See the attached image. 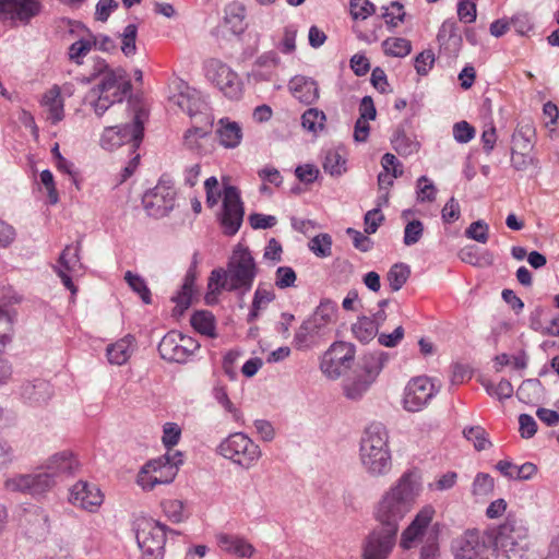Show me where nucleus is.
Here are the masks:
<instances>
[{"label": "nucleus", "mask_w": 559, "mask_h": 559, "mask_svg": "<svg viewBox=\"0 0 559 559\" xmlns=\"http://www.w3.org/2000/svg\"><path fill=\"white\" fill-rule=\"evenodd\" d=\"M167 526L159 521L145 519L138 524L136 543L141 559H163L167 537Z\"/></svg>", "instance_id": "1a4fd4ad"}, {"label": "nucleus", "mask_w": 559, "mask_h": 559, "mask_svg": "<svg viewBox=\"0 0 559 559\" xmlns=\"http://www.w3.org/2000/svg\"><path fill=\"white\" fill-rule=\"evenodd\" d=\"M521 437L525 439L532 438L537 431L535 419L528 414H521L519 417Z\"/></svg>", "instance_id": "774afa93"}, {"label": "nucleus", "mask_w": 559, "mask_h": 559, "mask_svg": "<svg viewBox=\"0 0 559 559\" xmlns=\"http://www.w3.org/2000/svg\"><path fill=\"white\" fill-rule=\"evenodd\" d=\"M245 8L239 3H231L225 9V24L229 25L233 34H241L243 26Z\"/></svg>", "instance_id": "72a5a7b5"}, {"label": "nucleus", "mask_w": 559, "mask_h": 559, "mask_svg": "<svg viewBox=\"0 0 559 559\" xmlns=\"http://www.w3.org/2000/svg\"><path fill=\"white\" fill-rule=\"evenodd\" d=\"M435 509L431 506H426L419 510L412 523L404 530L401 536L400 545L403 549H411L417 543L424 542L427 544L428 538H433L437 542V531H429V525L433 519Z\"/></svg>", "instance_id": "4468645a"}, {"label": "nucleus", "mask_w": 559, "mask_h": 559, "mask_svg": "<svg viewBox=\"0 0 559 559\" xmlns=\"http://www.w3.org/2000/svg\"><path fill=\"white\" fill-rule=\"evenodd\" d=\"M391 143L393 148L401 156H409L419 150V142L413 136L406 134L402 127L396 128L391 139Z\"/></svg>", "instance_id": "c756f323"}, {"label": "nucleus", "mask_w": 559, "mask_h": 559, "mask_svg": "<svg viewBox=\"0 0 559 559\" xmlns=\"http://www.w3.org/2000/svg\"><path fill=\"white\" fill-rule=\"evenodd\" d=\"M528 536L530 530L526 521L509 513L492 537L497 557L528 549Z\"/></svg>", "instance_id": "423d86ee"}, {"label": "nucleus", "mask_w": 559, "mask_h": 559, "mask_svg": "<svg viewBox=\"0 0 559 559\" xmlns=\"http://www.w3.org/2000/svg\"><path fill=\"white\" fill-rule=\"evenodd\" d=\"M124 280L130 288L141 297L144 304L150 305L152 302L151 290L143 277L128 271L124 274Z\"/></svg>", "instance_id": "37998d69"}, {"label": "nucleus", "mask_w": 559, "mask_h": 559, "mask_svg": "<svg viewBox=\"0 0 559 559\" xmlns=\"http://www.w3.org/2000/svg\"><path fill=\"white\" fill-rule=\"evenodd\" d=\"M92 90L123 100L131 90V83L122 68L110 69L107 64H103L99 69V82Z\"/></svg>", "instance_id": "a211bd4d"}, {"label": "nucleus", "mask_w": 559, "mask_h": 559, "mask_svg": "<svg viewBox=\"0 0 559 559\" xmlns=\"http://www.w3.org/2000/svg\"><path fill=\"white\" fill-rule=\"evenodd\" d=\"M423 234V223L419 219H413L405 226L403 241L406 246H413L420 240Z\"/></svg>", "instance_id": "4d7b16f0"}, {"label": "nucleus", "mask_w": 559, "mask_h": 559, "mask_svg": "<svg viewBox=\"0 0 559 559\" xmlns=\"http://www.w3.org/2000/svg\"><path fill=\"white\" fill-rule=\"evenodd\" d=\"M345 158L335 151H330L326 153L323 169L329 173L331 176H341L345 171Z\"/></svg>", "instance_id": "09e8293b"}, {"label": "nucleus", "mask_w": 559, "mask_h": 559, "mask_svg": "<svg viewBox=\"0 0 559 559\" xmlns=\"http://www.w3.org/2000/svg\"><path fill=\"white\" fill-rule=\"evenodd\" d=\"M355 358V346L347 342H335L323 354L320 369L330 379H337L350 367Z\"/></svg>", "instance_id": "ddd939ff"}, {"label": "nucleus", "mask_w": 559, "mask_h": 559, "mask_svg": "<svg viewBox=\"0 0 559 559\" xmlns=\"http://www.w3.org/2000/svg\"><path fill=\"white\" fill-rule=\"evenodd\" d=\"M496 362L500 366L512 365L515 369H525L527 367V355L522 352L518 356H509L508 354H500L495 358Z\"/></svg>", "instance_id": "e2e57ef3"}, {"label": "nucleus", "mask_w": 559, "mask_h": 559, "mask_svg": "<svg viewBox=\"0 0 559 559\" xmlns=\"http://www.w3.org/2000/svg\"><path fill=\"white\" fill-rule=\"evenodd\" d=\"M176 104L186 111L189 116H193L200 110V99L194 93L186 92L180 93L176 97Z\"/></svg>", "instance_id": "864d4df0"}, {"label": "nucleus", "mask_w": 559, "mask_h": 559, "mask_svg": "<svg viewBox=\"0 0 559 559\" xmlns=\"http://www.w3.org/2000/svg\"><path fill=\"white\" fill-rule=\"evenodd\" d=\"M352 332L361 343H369L378 333V323L372 318L362 316L352 325Z\"/></svg>", "instance_id": "7c9ffc66"}, {"label": "nucleus", "mask_w": 559, "mask_h": 559, "mask_svg": "<svg viewBox=\"0 0 559 559\" xmlns=\"http://www.w3.org/2000/svg\"><path fill=\"white\" fill-rule=\"evenodd\" d=\"M213 397L215 401L227 412L229 413L234 420L237 423H242L243 416L239 408H237L234 403L229 400L227 390L224 385L216 384L212 390Z\"/></svg>", "instance_id": "c9c22d12"}, {"label": "nucleus", "mask_w": 559, "mask_h": 559, "mask_svg": "<svg viewBox=\"0 0 559 559\" xmlns=\"http://www.w3.org/2000/svg\"><path fill=\"white\" fill-rule=\"evenodd\" d=\"M219 127L216 131L219 143L227 147L234 148L240 144L242 139V130L240 126L235 121L228 119H221L218 122Z\"/></svg>", "instance_id": "cd10ccee"}, {"label": "nucleus", "mask_w": 559, "mask_h": 559, "mask_svg": "<svg viewBox=\"0 0 559 559\" xmlns=\"http://www.w3.org/2000/svg\"><path fill=\"white\" fill-rule=\"evenodd\" d=\"M475 128L465 120L453 126V138L459 143H468L475 136Z\"/></svg>", "instance_id": "bf43d9fd"}, {"label": "nucleus", "mask_w": 559, "mask_h": 559, "mask_svg": "<svg viewBox=\"0 0 559 559\" xmlns=\"http://www.w3.org/2000/svg\"><path fill=\"white\" fill-rule=\"evenodd\" d=\"M360 463L371 477L386 475L392 467L389 433L381 423L370 424L364 431L359 449Z\"/></svg>", "instance_id": "7ed1b4c3"}, {"label": "nucleus", "mask_w": 559, "mask_h": 559, "mask_svg": "<svg viewBox=\"0 0 559 559\" xmlns=\"http://www.w3.org/2000/svg\"><path fill=\"white\" fill-rule=\"evenodd\" d=\"M179 341V332H168L158 344V353L160 357L170 362H186L188 358Z\"/></svg>", "instance_id": "5701e85b"}, {"label": "nucleus", "mask_w": 559, "mask_h": 559, "mask_svg": "<svg viewBox=\"0 0 559 559\" xmlns=\"http://www.w3.org/2000/svg\"><path fill=\"white\" fill-rule=\"evenodd\" d=\"M463 435L468 441L473 442L477 451L486 450L491 445L490 441L488 440L487 432L480 426L465 428L463 430Z\"/></svg>", "instance_id": "de8ad7c7"}, {"label": "nucleus", "mask_w": 559, "mask_h": 559, "mask_svg": "<svg viewBox=\"0 0 559 559\" xmlns=\"http://www.w3.org/2000/svg\"><path fill=\"white\" fill-rule=\"evenodd\" d=\"M191 325L199 333L206 336H215L214 317L209 311H197L190 319Z\"/></svg>", "instance_id": "4c0bfd02"}, {"label": "nucleus", "mask_w": 559, "mask_h": 559, "mask_svg": "<svg viewBox=\"0 0 559 559\" xmlns=\"http://www.w3.org/2000/svg\"><path fill=\"white\" fill-rule=\"evenodd\" d=\"M397 532H390L389 527L379 524L366 538L364 544V559H385L395 545Z\"/></svg>", "instance_id": "6ab92c4d"}, {"label": "nucleus", "mask_w": 559, "mask_h": 559, "mask_svg": "<svg viewBox=\"0 0 559 559\" xmlns=\"http://www.w3.org/2000/svg\"><path fill=\"white\" fill-rule=\"evenodd\" d=\"M296 278H297L296 273L292 267L280 266L276 270L275 285L282 289L292 287L295 285Z\"/></svg>", "instance_id": "680f3d73"}, {"label": "nucleus", "mask_w": 559, "mask_h": 559, "mask_svg": "<svg viewBox=\"0 0 559 559\" xmlns=\"http://www.w3.org/2000/svg\"><path fill=\"white\" fill-rule=\"evenodd\" d=\"M373 383L369 378L358 374L344 383L345 396L353 401L360 400Z\"/></svg>", "instance_id": "2f4dec72"}, {"label": "nucleus", "mask_w": 559, "mask_h": 559, "mask_svg": "<svg viewBox=\"0 0 559 559\" xmlns=\"http://www.w3.org/2000/svg\"><path fill=\"white\" fill-rule=\"evenodd\" d=\"M421 489V477L417 471L403 473L374 506L376 521L392 533L399 532L400 523L414 509Z\"/></svg>", "instance_id": "f257e3e1"}, {"label": "nucleus", "mask_w": 559, "mask_h": 559, "mask_svg": "<svg viewBox=\"0 0 559 559\" xmlns=\"http://www.w3.org/2000/svg\"><path fill=\"white\" fill-rule=\"evenodd\" d=\"M337 305L323 299L313 313L306 319L295 333L294 343L297 349H309L317 346L330 332L335 321Z\"/></svg>", "instance_id": "39448f33"}, {"label": "nucleus", "mask_w": 559, "mask_h": 559, "mask_svg": "<svg viewBox=\"0 0 559 559\" xmlns=\"http://www.w3.org/2000/svg\"><path fill=\"white\" fill-rule=\"evenodd\" d=\"M493 488V478L489 474L478 473L474 479L472 492L474 496L484 497L491 493Z\"/></svg>", "instance_id": "8fccbe9b"}, {"label": "nucleus", "mask_w": 559, "mask_h": 559, "mask_svg": "<svg viewBox=\"0 0 559 559\" xmlns=\"http://www.w3.org/2000/svg\"><path fill=\"white\" fill-rule=\"evenodd\" d=\"M389 356L384 352H372L364 355L360 361L362 376L376 381L377 377L386 364Z\"/></svg>", "instance_id": "c85d7f7f"}, {"label": "nucleus", "mask_w": 559, "mask_h": 559, "mask_svg": "<svg viewBox=\"0 0 559 559\" xmlns=\"http://www.w3.org/2000/svg\"><path fill=\"white\" fill-rule=\"evenodd\" d=\"M288 86L293 95L306 105L312 104L319 97L317 83L310 78L295 76L290 80Z\"/></svg>", "instance_id": "393cba45"}, {"label": "nucleus", "mask_w": 559, "mask_h": 559, "mask_svg": "<svg viewBox=\"0 0 559 559\" xmlns=\"http://www.w3.org/2000/svg\"><path fill=\"white\" fill-rule=\"evenodd\" d=\"M274 298L273 290L258 287L254 293L251 311L248 314V322L255 321L259 317V311L264 309Z\"/></svg>", "instance_id": "a19ab883"}, {"label": "nucleus", "mask_w": 559, "mask_h": 559, "mask_svg": "<svg viewBox=\"0 0 559 559\" xmlns=\"http://www.w3.org/2000/svg\"><path fill=\"white\" fill-rule=\"evenodd\" d=\"M465 236L480 243H486L489 239V226L486 222L479 219L473 222L466 229Z\"/></svg>", "instance_id": "603ef678"}, {"label": "nucleus", "mask_w": 559, "mask_h": 559, "mask_svg": "<svg viewBox=\"0 0 559 559\" xmlns=\"http://www.w3.org/2000/svg\"><path fill=\"white\" fill-rule=\"evenodd\" d=\"M435 53L432 50H424L415 58V69L419 75H426L432 68Z\"/></svg>", "instance_id": "0e129e2a"}, {"label": "nucleus", "mask_w": 559, "mask_h": 559, "mask_svg": "<svg viewBox=\"0 0 559 559\" xmlns=\"http://www.w3.org/2000/svg\"><path fill=\"white\" fill-rule=\"evenodd\" d=\"M138 27L135 24H128L119 35L121 38V51L126 57H131L136 51Z\"/></svg>", "instance_id": "a18cd8bd"}, {"label": "nucleus", "mask_w": 559, "mask_h": 559, "mask_svg": "<svg viewBox=\"0 0 559 559\" xmlns=\"http://www.w3.org/2000/svg\"><path fill=\"white\" fill-rule=\"evenodd\" d=\"M135 338L133 335L128 334L117 341L114 344H110L107 347L106 355L108 358V361L111 365L121 366L126 364L129 358L131 357V354L133 352Z\"/></svg>", "instance_id": "a878e982"}, {"label": "nucleus", "mask_w": 559, "mask_h": 559, "mask_svg": "<svg viewBox=\"0 0 559 559\" xmlns=\"http://www.w3.org/2000/svg\"><path fill=\"white\" fill-rule=\"evenodd\" d=\"M249 223L253 229H267L275 226L277 219L273 215L252 213L249 215Z\"/></svg>", "instance_id": "69168bd1"}, {"label": "nucleus", "mask_w": 559, "mask_h": 559, "mask_svg": "<svg viewBox=\"0 0 559 559\" xmlns=\"http://www.w3.org/2000/svg\"><path fill=\"white\" fill-rule=\"evenodd\" d=\"M461 211L460 204L455 198H450V200L444 204L441 216L442 221L447 224H451L460 218Z\"/></svg>", "instance_id": "338daca9"}, {"label": "nucleus", "mask_w": 559, "mask_h": 559, "mask_svg": "<svg viewBox=\"0 0 559 559\" xmlns=\"http://www.w3.org/2000/svg\"><path fill=\"white\" fill-rule=\"evenodd\" d=\"M376 12V7L369 0H350V14L354 20H366Z\"/></svg>", "instance_id": "6e6d98bb"}, {"label": "nucleus", "mask_w": 559, "mask_h": 559, "mask_svg": "<svg viewBox=\"0 0 559 559\" xmlns=\"http://www.w3.org/2000/svg\"><path fill=\"white\" fill-rule=\"evenodd\" d=\"M69 501L74 507L96 512L104 501V495L95 484L79 480L70 489Z\"/></svg>", "instance_id": "aec40b11"}, {"label": "nucleus", "mask_w": 559, "mask_h": 559, "mask_svg": "<svg viewBox=\"0 0 559 559\" xmlns=\"http://www.w3.org/2000/svg\"><path fill=\"white\" fill-rule=\"evenodd\" d=\"M181 454L177 452L173 457L168 454L147 462L141 472L139 484L143 489H153L156 485L170 483L177 474V465L181 460L175 457Z\"/></svg>", "instance_id": "9b49d317"}, {"label": "nucleus", "mask_w": 559, "mask_h": 559, "mask_svg": "<svg viewBox=\"0 0 559 559\" xmlns=\"http://www.w3.org/2000/svg\"><path fill=\"white\" fill-rule=\"evenodd\" d=\"M309 249L319 258L330 257L332 253V238L329 234H319L308 243Z\"/></svg>", "instance_id": "49530a36"}, {"label": "nucleus", "mask_w": 559, "mask_h": 559, "mask_svg": "<svg viewBox=\"0 0 559 559\" xmlns=\"http://www.w3.org/2000/svg\"><path fill=\"white\" fill-rule=\"evenodd\" d=\"M87 99L98 117H102L115 104L122 103V99H115L114 96L102 93H95L94 90L90 91Z\"/></svg>", "instance_id": "58836bf2"}, {"label": "nucleus", "mask_w": 559, "mask_h": 559, "mask_svg": "<svg viewBox=\"0 0 559 559\" xmlns=\"http://www.w3.org/2000/svg\"><path fill=\"white\" fill-rule=\"evenodd\" d=\"M194 276L187 274L181 289L171 298L176 302L175 311L181 314L191 305L193 294Z\"/></svg>", "instance_id": "f704fd0d"}, {"label": "nucleus", "mask_w": 559, "mask_h": 559, "mask_svg": "<svg viewBox=\"0 0 559 559\" xmlns=\"http://www.w3.org/2000/svg\"><path fill=\"white\" fill-rule=\"evenodd\" d=\"M382 48L388 56L403 58L412 51V44L406 38L390 37L383 40Z\"/></svg>", "instance_id": "e433bc0d"}, {"label": "nucleus", "mask_w": 559, "mask_h": 559, "mask_svg": "<svg viewBox=\"0 0 559 559\" xmlns=\"http://www.w3.org/2000/svg\"><path fill=\"white\" fill-rule=\"evenodd\" d=\"M20 395L24 403L39 407L47 404L52 395V390L49 382L37 379L24 382L21 385Z\"/></svg>", "instance_id": "4be33fe9"}, {"label": "nucleus", "mask_w": 559, "mask_h": 559, "mask_svg": "<svg viewBox=\"0 0 559 559\" xmlns=\"http://www.w3.org/2000/svg\"><path fill=\"white\" fill-rule=\"evenodd\" d=\"M79 252L80 242H78V245L74 248H72L71 246H67L59 257L58 267H61L62 270L68 272L74 271L76 266L81 267L82 265L80 262Z\"/></svg>", "instance_id": "c03bdc74"}, {"label": "nucleus", "mask_w": 559, "mask_h": 559, "mask_svg": "<svg viewBox=\"0 0 559 559\" xmlns=\"http://www.w3.org/2000/svg\"><path fill=\"white\" fill-rule=\"evenodd\" d=\"M147 112L140 109L134 114L131 123L105 128L100 138L102 147L111 151L128 143L135 151L142 142Z\"/></svg>", "instance_id": "0eeeda50"}, {"label": "nucleus", "mask_w": 559, "mask_h": 559, "mask_svg": "<svg viewBox=\"0 0 559 559\" xmlns=\"http://www.w3.org/2000/svg\"><path fill=\"white\" fill-rule=\"evenodd\" d=\"M175 198L174 187L168 181L160 180L153 189L144 193L142 204L150 216L160 218L173 211Z\"/></svg>", "instance_id": "dca6fc26"}, {"label": "nucleus", "mask_w": 559, "mask_h": 559, "mask_svg": "<svg viewBox=\"0 0 559 559\" xmlns=\"http://www.w3.org/2000/svg\"><path fill=\"white\" fill-rule=\"evenodd\" d=\"M206 76L229 99H238L241 96V81L236 72L217 59L206 62Z\"/></svg>", "instance_id": "2eb2a0df"}, {"label": "nucleus", "mask_w": 559, "mask_h": 559, "mask_svg": "<svg viewBox=\"0 0 559 559\" xmlns=\"http://www.w3.org/2000/svg\"><path fill=\"white\" fill-rule=\"evenodd\" d=\"M439 392V388L428 377H415L404 389L403 407L415 413L424 409Z\"/></svg>", "instance_id": "f8f14e48"}, {"label": "nucleus", "mask_w": 559, "mask_h": 559, "mask_svg": "<svg viewBox=\"0 0 559 559\" xmlns=\"http://www.w3.org/2000/svg\"><path fill=\"white\" fill-rule=\"evenodd\" d=\"M78 467V461L72 453L66 451L56 453L34 472L8 477L4 481V489L39 498L53 488L59 477L72 475Z\"/></svg>", "instance_id": "f03ea898"}, {"label": "nucleus", "mask_w": 559, "mask_h": 559, "mask_svg": "<svg viewBox=\"0 0 559 559\" xmlns=\"http://www.w3.org/2000/svg\"><path fill=\"white\" fill-rule=\"evenodd\" d=\"M217 543L224 551L239 557L250 558L254 554V547L238 536L222 533L217 535Z\"/></svg>", "instance_id": "bb28decb"}, {"label": "nucleus", "mask_w": 559, "mask_h": 559, "mask_svg": "<svg viewBox=\"0 0 559 559\" xmlns=\"http://www.w3.org/2000/svg\"><path fill=\"white\" fill-rule=\"evenodd\" d=\"M492 536L479 530H466L452 540L454 559H491L493 551Z\"/></svg>", "instance_id": "6e6552de"}, {"label": "nucleus", "mask_w": 559, "mask_h": 559, "mask_svg": "<svg viewBox=\"0 0 559 559\" xmlns=\"http://www.w3.org/2000/svg\"><path fill=\"white\" fill-rule=\"evenodd\" d=\"M255 274V263L250 251L239 246L234 250L227 270L212 271L207 286L212 288L216 284L226 290H241L245 294L251 289Z\"/></svg>", "instance_id": "20e7f679"}, {"label": "nucleus", "mask_w": 559, "mask_h": 559, "mask_svg": "<svg viewBox=\"0 0 559 559\" xmlns=\"http://www.w3.org/2000/svg\"><path fill=\"white\" fill-rule=\"evenodd\" d=\"M417 195L420 202H432L436 199V187L426 176L417 180Z\"/></svg>", "instance_id": "052dcab7"}, {"label": "nucleus", "mask_w": 559, "mask_h": 559, "mask_svg": "<svg viewBox=\"0 0 559 559\" xmlns=\"http://www.w3.org/2000/svg\"><path fill=\"white\" fill-rule=\"evenodd\" d=\"M40 104L47 111V120L52 124H57L64 118L63 97L59 86L55 85L48 90L43 95Z\"/></svg>", "instance_id": "b1692460"}, {"label": "nucleus", "mask_w": 559, "mask_h": 559, "mask_svg": "<svg viewBox=\"0 0 559 559\" xmlns=\"http://www.w3.org/2000/svg\"><path fill=\"white\" fill-rule=\"evenodd\" d=\"M92 40L81 38L69 47V59L78 64L82 63V59L91 51Z\"/></svg>", "instance_id": "5fc2aeb1"}, {"label": "nucleus", "mask_w": 559, "mask_h": 559, "mask_svg": "<svg viewBox=\"0 0 559 559\" xmlns=\"http://www.w3.org/2000/svg\"><path fill=\"white\" fill-rule=\"evenodd\" d=\"M219 453L243 468L252 467L261 457L260 447L242 432L229 435L218 447Z\"/></svg>", "instance_id": "9d476101"}, {"label": "nucleus", "mask_w": 559, "mask_h": 559, "mask_svg": "<svg viewBox=\"0 0 559 559\" xmlns=\"http://www.w3.org/2000/svg\"><path fill=\"white\" fill-rule=\"evenodd\" d=\"M437 39L440 45H445L452 39L455 41L461 40V37L457 35L456 22L453 20H445L439 28Z\"/></svg>", "instance_id": "13d9d810"}, {"label": "nucleus", "mask_w": 559, "mask_h": 559, "mask_svg": "<svg viewBox=\"0 0 559 559\" xmlns=\"http://www.w3.org/2000/svg\"><path fill=\"white\" fill-rule=\"evenodd\" d=\"M411 275V269L404 263H395L386 274V280L392 292L400 290L407 282Z\"/></svg>", "instance_id": "ea45409f"}, {"label": "nucleus", "mask_w": 559, "mask_h": 559, "mask_svg": "<svg viewBox=\"0 0 559 559\" xmlns=\"http://www.w3.org/2000/svg\"><path fill=\"white\" fill-rule=\"evenodd\" d=\"M243 204L239 191L234 186H226L223 194V212L221 224L226 235H235L243 221Z\"/></svg>", "instance_id": "f3484780"}, {"label": "nucleus", "mask_w": 559, "mask_h": 559, "mask_svg": "<svg viewBox=\"0 0 559 559\" xmlns=\"http://www.w3.org/2000/svg\"><path fill=\"white\" fill-rule=\"evenodd\" d=\"M543 393V384L538 379H526L518 388V399L525 403L531 404L539 400Z\"/></svg>", "instance_id": "473e14b6"}, {"label": "nucleus", "mask_w": 559, "mask_h": 559, "mask_svg": "<svg viewBox=\"0 0 559 559\" xmlns=\"http://www.w3.org/2000/svg\"><path fill=\"white\" fill-rule=\"evenodd\" d=\"M164 514L173 523H180L185 520L183 503L177 499L165 500L162 502Z\"/></svg>", "instance_id": "3c124183"}, {"label": "nucleus", "mask_w": 559, "mask_h": 559, "mask_svg": "<svg viewBox=\"0 0 559 559\" xmlns=\"http://www.w3.org/2000/svg\"><path fill=\"white\" fill-rule=\"evenodd\" d=\"M325 119V114L322 110L309 108L301 116V124L306 130L317 133L323 129Z\"/></svg>", "instance_id": "79ce46f5"}, {"label": "nucleus", "mask_w": 559, "mask_h": 559, "mask_svg": "<svg viewBox=\"0 0 559 559\" xmlns=\"http://www.w3.org/2000/svg\"><path fill=\"white\" fill-rule=\"evenodd\" d=\"M40 11L38 0H0V20L27 23Z\"/></svg>", "instance_id": "412c9836"}]
</instances>
